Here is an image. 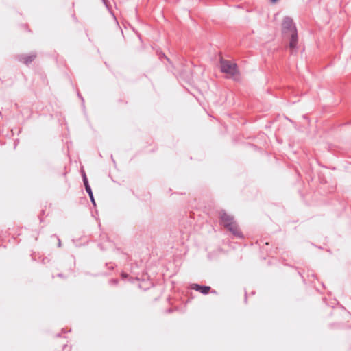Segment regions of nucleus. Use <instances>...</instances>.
Listing matches in <instances>:
<instances>
[{
    "label": "nucleus",
    "mask_w": 351,
    "mask_h": 351,
    "mask_svg": "<svg viewBox=\"0 0 351 351\" xmlns=\"http://www.w3.org/2000/svg\"><path fill=\"white\" fill-rule=\"evenodd\" d=\"M282 27V34L290 37L289 47L291 49H295L298 45V32L293 19L289 16L285 17Z\"/></svg>",
    "instance_id": "nucleus-1"
},
{
    "label": "nucleus",
    "mask_w": 351,
    "mask_h": 351,
    "mask_svg": "<svg viewBox=\"0 0 351 351\" xmlns=\"http://www.w3.org/2000/svg\"><path fill=\"white\" fill-rule=\"evenodd\" d=\"M220 69L222 73L228 74L232 77L239 73L237 64L227 60L221 59Z\"/></svg>",
    "instance_id": "nucleus-2"
},
{
    "label": "nucleus",
    "mask_w": 351,
    "mask_h": 351,
    "mask_svg": "<svg viewBox=\"0 0 351 351\" xmlns=\"http://www.w3.org/2000/svg\"><path fill=\"white\" fill-rule=\"evenodd\" d=\"M226 230L232 233V234L239 239H243L244 236L239 228V226L237 221L232 223L230 224H227L226 226L224 227Z\"/></svg>",
    "instance_id": "nucleus-3"
},
{
    "label": "nucleus",
    "mask_w": 351,
    "mask_h": 351,
    "mask_svg": "<svg viewBox=\"0 0 351 351\" xmlns=\"http://www.w3.org/2000/svg\"><path fill=\"white\" fill-rule=\"evenodd\" d=\"M219 214L220 223L223 226V227L226 226L227 224H230L236 221L234 217L228 214L225 210H221Z\"/></svg>",
    "instance_id": "nucleus-4"
},
{
    "label": "nucleus",
    "mask_w": 351,
    "mask_h": 351,
    "mask_svg": "<svg viewBox=\"0 0 351 351\" xmlns=\"http://www.w3.org/2000/svg\"><path fill=\"white\" fill-rule=\"evenodd\" d=\"M37 55L36 53H32L30 54H21L17 56V60L23 63L25 65H29L36 59Z\"/></svg>",
    "instance_id": "nucleus-5"
},
{
    "label": "nucleus",
    "mask_w": 351,
    "mask_h": 351,
    "mask_svg": "<svg viewBox=\"0 0 351 351\" xmlns=\"http://www.w3.org/2000/svg\"><path fill=\"white\" fill-rule=\"evenodd\" d=\"M191 287L192 289L199 291L204 295L208 294L211 290V287L209 286L200 285L199 284H195V283L192 284L191 285Z\"/></svg>",
    "instance_id": "nucleus-6"
},
{
    "label": "nucleus",
    "mask_w": 351,
    "mask_h": 351,
    "mask_svg": "<svg viewBox=\"0 0 351 351\" xmlns=\"http://www.w3.org/2000/svg\"><path fill=\"white\" fill-rule=\"evenodd\" d=\"M82 178H83V183L85 186L86 191L88 193V195H92L93 191L89 185L88 180L86 176V173L84 172H83V173H82Z\"/></svg>",
    "instance_id": "nucleus-7"
},
{
    "label": "nucleus",
    "mask_w": 351,
    "mask_h": 351,
    "mask_svg": "<svg viewBox=\"0 0 351 351\" xmlns=\"http://www.w3.org/2000/svg\"><path fill=\"white\" fill-rule=\"evenodd\" d=\"M104 4L105 5V6L106 7V8L108 9V10L110 12H112V9H111V5L108 1V0H102Z\"/></svg>",
    "instance_id": "nucleus-8"
},
{
    "label": "nucleus",
    "mask_w": 351,
    "mask_h": 351,
    "mask_svg": "<svg viewBox=\"0 0 351 351\" xmlns=\"http://www.w3.org/2000/svg\"><path fill=\"white\" fill-rule=\"evenodd\" d=\"M109 282H110V284H111L112 285H116L118 284L119 280L117 278H112V279L110 280Z\"/></svg>",
    "instance_id": "nucleus-9"
},
{
    "label": "nucleus",
    "mask_w": 351,
    "mask_h": 351,
    "mask_svg": "<svg viewBox=\"0 0 351 351\" xmlns=\"http://www.w3.org/2000/svg\"><path fill=\"white\" fill-rule=\"evenodd\" d=\"M89 195V197L90 199V201L92 202V204L95 206L96 205V203H95V199H94V197H93V194L92 193V195Z\"/></svg>",
    "instance_id": "nucleus-10"
},
{
    "label": "nucleus",
    "mask_w": 351,
    "mask_h": 351,
    "mask_svg": "<svg viewBox=\"0 0 351 351\" xmlns=\"http://www.w3.org/2000/svg\"><path fill=\"white\" fill-rule=\"evenodd\" d=\"M57 276L59 277V278H66V276L63 274H58L57 275Z\"/></svg>",
    "instance_id": "nucleus-11"
},
{
    "label": "nucleus",
    "mask_w": 351,
    "mask_h": 351,
    "mask_svg": "<svg viewBox=\"0 0 351 351\" xmlns=\"http://www.w3.org/2000/svg\"><path fill=\"white\" fill-rule=\"evenodd\" d=\"M121 277H122L123 278H127V277H128V274L123 273V274H121Z\"/></svg>",
    "instance_id": "nucleus-12"
},
{
    "label": "nucleus",
    "mask_w": 351,
    "mask_h": 351,
    "mask_svg": "<svg viewBox=\"0 0 351 351\" xmlns=\"http://www.w3.org/2000/svg\"><path fill=\"white\" fill-rule=\"evenodd\" d=\"M60 245H61V241L60 239H58V245L60 246Z\"/></svg>",
    "instance_id": "nucleus-13"
},
{
    "label": "nucleus",
    "mask_w": 351,
    "mask_h": 351,
    "mask_svg": "<svg viewBox=\"0 0 351 351\" xmlns=\"http://www.w3.org/2000/svg\"><path fill=\"white\" fill-rule=\"evenodd\" d=\"M277 0H271L272 2H276Z\"/></svg>",
    "instance_id": "nucleus-14"
}]
</instances>
